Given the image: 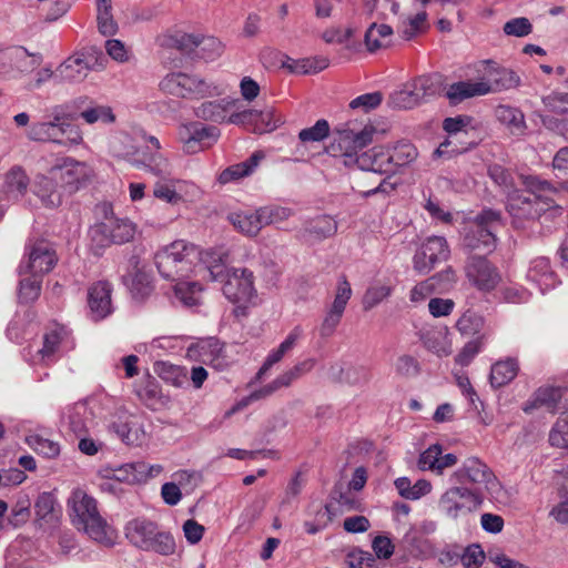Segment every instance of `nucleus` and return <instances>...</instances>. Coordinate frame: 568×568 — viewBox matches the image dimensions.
<instances>
[{
	"mask_svg": "<svg viewBox=\"0 0 568 568\" xmlns=\"http://www.w3.org/2000/svg\"><path fill=\"white\" fill-rule=\"evenodd\" d=\"M226 121L237 125H253V131L260 133L273 131L282 123L280 118H275L272 109L264 111L247 109L232 113Z\"/></svg>",
	"mask_w": 568,
	"mask_h": 568,
	"instance_id": "b1692460",
	"label": "nucleus"
},
{
	"mask_svg": "<svg viewBox=\"0 0 568 568\" xmlns=\"http://www.w3.org/2000/svg\"><path fill=\"white\" fill-rule=\"evenodd\" d=\"M186 356L216 371H224L230 366L224 345L214 337L201 338L192 343L186 349Z\"/></svg>",
	"mask_w": 568,
	"mask_h": 568,
	"instance_id": "2eb2a0df",
	"label": "nucleus"
},
{
	"mask_svg": "<svg viewBox=\"0 0 568 568\" xmlns=\"http://www.w3.org/2000/svg\"><path fill=\"white\" fill-rule=\"evenodd\" d=\"M87 414V406L84 404L74 405L68 414V423L70 429L77 435L82 436L87 433V422L84 416Z\"/></svg>",
	"mask_w": 568,
	"mask_h": 568,
	"instance_id": "052dcab7",
	"label": "nucleus"
},
{
	"mask_svg": "<svg viewBox=\"0 0 568 568\" xmlns=\"http://www.w3.org/2000/svg\"><path fill=\"white\" fill-rule=\"evenodd\" d=\"M304 232L312 240L322 241L337 232V222L329 215H320L306 223Z\"/></svg>",
	"mask_w": 568,
	"mask_h": 568,
	"instance_id": "58836bf2",
	"label": "nucleus"
},
{
	"mask_svg": "<svg viewBox=\"0 0 568 568\" xmlns=\"http://www.w3.org/2000/svg\"><path fill=\"white\" fill-rule=\"evenodd\" d=\"M395 374L403 378L416 377L420 372V365L417 358L412 355H400L394 364Z\"/></svg>",
	"mask_w": 568,
	"mask_h": 568,
	"instance_id": "4d7b16f0",
	"label": "nucleus"
},
{
	"mask_svg": "<svg viewBox=\"0 0 568 568\" xmlns=\"http://www.w3.org/2000/svg\"><path fill=\"white\" fill-rule=\"evenodd\" d=\"M21 280L18 287V298L20 303H32L40 296L42 277L24 274L20 275Z\"/></svg>",
	"mask_w": 568,
	"mask_h": 568,
	"instance_id": "a18cd8bd",
	"label": "nucleus"
},
{
	"mask_svg": "<svg viewBox=\"0 0 568 568\" xmlns=\"http://www.w3.org/2000/svg\"><path fill=\"white\" fill-rule=\"evenodd\" d=\"M403 541L410 557L425 560L434 555V546L432 541L418 534L416 528H409L405 534Z\"/></svg>",
	"mask_w": 568,
	"mask_h": 568,
	"instance_id": "e433bc0d",
	"label": "nucleus"
},
{
	"mask_svg": "<svg viewBox=\"0 0 568 568\" xmlns=\"http://www.w3.org/2000/svg\"><path fill=\"white\" fill-rule=\"evenodd\" d=\"M237 100L221 99L217 101H207L199 105L194 113L199 119L212 122L226 121V113L236 104Z\"/></svg>",
	"mask_w": 568,
	"mask_h": 568,
	"instance_id": "f704fd0d",
	"label": "nucleus"
},
{
	"mask_svg": "<svg viewBox=\"0 0 568 568\" xmlns=\"http://www.w3.org/2000/svg\"><path fill=\"white\" fill-rule=\"evenodd\" d=\"M562 399V388L559 387H540L534 395L531 402L527 403L524 407L526 413L541 406H546L550 410L557 408V404Z\"/></svg>",
	"mask_w": 568,
	"mask_h": 568,
	"instance_id": "a19ab883",
	"label": "nucleus"
},
{
	"mask_svg": "<svg viewBox=\"0 0 568 568\" xmlns=\"http://www.w3.org/2000/svg\"><path fill=\"white\" fill-rule=\"evenodd\" d=\"M393 29L387 24L372 23L365 32V45L368 51L374 52L390 43Z\"/></svg>",
	"mask_w": 568,
	"mask_h": 568,
	"instance_id": "79ce46f5",
	"label": "nucleus"
},
{
	"mask_svg": "<svg viewBox=\"0 0 568 568\" xmlns=\"http://www.w3.org/2000/svg\"><path fill=\"white\" fill-rule=\"evenodd\" d=\"M199 264H193L195 275L203 272L207 273L211 281L222 282L229 268L225 267L224 254L217 251L199 252Z\"/></svg>",
	"mask_w": 568,
	"mask_h": 568,
	"instance_id": "c85d7f7f",
	"label": "nucleus"
},
{
	"mask_svg": "<svg viewBox=\"0 0 568 568\" xmlns=\"http://www.w3.org/2000/svg\"><path fill=\"white\" fill-rule=\"evenodd\" d=\"M497 120L507 125L513 133H523L526 129L524 113L510 105H498L495 110Z\"/></svg>",
	"mask_w": 568,
	"mask_h": 568,
	"instance_id": "37998d69",
	"label": "nucleus"
},
{
	"mask_svg": "<svg viewBox=\"0 0 568 568\" xmlns=\"http://www.w3.org/2000/svg\"><path fill=\"white\" fill-rule=\"evenodd\" d=\"M63 119L64 114L55 109L51 121L33 123L27 135L32 141L63 143L60 130L61 120Z\"/></svg>",
	"mask_w": 568,
	"mask_h": 568,
	"instance_id": "c756f323",
	"label": "nucleus"
},
{
	"mask_svg": "<svg viewBox=\"0 0 568 568\" xmlns=\"http://www.w3.org/2000/svg\"><path fill=\"white\" fill-rule=\"evenodd\" d=\"M485 499L478 490L454 483L440 495L437 507L446 518L459 520L478 511Z\"/></svg>",
	"mask_w": 568,
	"mask_h": 568,
	"instance_id": "6e6552de",
	"label": "nucleus"
},
{
	"mask_svg": "<svg viewBox=\"0 0 568 568\" xmlns=\"http://www.w3.org/2000/svg\"><path fill=\"white\" fill-rule=\"evenodd\" d=\"M26 443L38 454L48 458H53L59 455V445L50 439L43 438L39 435H30L26 437Z\"/></svg>",
	"mask_w": 568,
	"mask_h": 568,
	"instance_id": "13d9d810",
	"label": "nucleus"
},
{
	"mask_svg": "<svg viewBox=\"0 0 568 568\" xmlns=\"http://www.w3.org/2000/svg\"><path fill=\"white\" fill-rule=\"evenodd\" d=\"M486 555L481 546L471 544L460 554V562L464 568H479L485 561Z\"/></svg>",
	"mask_w": 568,
	"mask_h": 568,
	"instance_id": "338daca9",
	"label": "nucleus"
},
{
	"mask_svg": "<svg viewBox=\"0 0 568 568\" xmlns=\"http://www.w3.org/2000/svg\"><path fill=\"white\" fill-rule=\"evenodd\" d=\"M199 250L183 240L174 241L154 255L156 268L163 278L180 281L193 273Z\"/></svg>",
	"mask_w": 568,
	"mask_h": 568,
	"instance_id": "423d86ee",
	"label": "nucleus"
},
{
	"mask_svg": "<svg viewBox=\"0 0 568 568\" xmlns=\"http://www.w3.org/2000/svg\"><path fill=\"white\" fill-rule=\"evenodd\" d=\"M58 176H50L38 174L32 184V192L47 207H57L62 203V193L54 183L53 179Z\"/></svg>",
	"mask_w": 568,
	"mask_h": 568,
	"instance_id": "7c9ffc66",
	"label": "nucleus"
},
{
	"mask_svg": "<svg viewBox=\"0 0 568 568\" xmlns=\"http://www.w3.org/2000/svg\"><path fill=\"white\" fill-rule=\"evenodd\" d=\"M523 183L535 195V199L523 195L510 197L508 211L515 221L535 219L539 215L540 211H544L545 214L548 212L551 216H560L562 214V206L556 203L560 194L548 181L535 175H527L523 176Z\"/></svg>",
	"mask_w": 568,
	"mask_h": 568,
	"instance_id": "7ed1b4c3",
	"label": "nucleus"
},
{
	"mask_svg": "<svg viewBox=\"0 0 568 568\" xmlns=\"http://www.w3.org/2000/svg\"><path fill=\"white\" fill-rule=\"evenodd\" d=\"M222 283L223 294L232 303L245 306L256 297L254 274L248 268L233 267L227 270Z\"/></svg>",
	"mask_w": 568,
	"mask_h": 568,
	"instance_id": "ddd939ff",
	"label": "nucleus"
},
{
	"mask_svg": "<svg viewBox=\"0 0 568 568\" xmlns=\"http://www.w3.org/2000/svg\"><path fill=\"white\" fill-rule=\"evenodd\" d=\"M503 31L507 36L523 38L531 33L532 24L529 19L518 17L507 21L503 27Z\"/></svg>",
	"mask_w": 568,
	"mask_h": 568,
	"instance_id": "774afa93",
	"label": "nucleus"
},
{
	"mask_svg": "<svg viewBox=\"0 0 568 568\" xmlns=\"http://www.w3.org/2000/svg\"><path fill=\"white\" fill-rule=\"evenodd\" d=\"M422 339L424 346L439 357H446L452 353L450 343L440 332H427L423 334Z\"/></svg>",
	"mask_w": 568,
	"mask_h": 568,
	"instance_id": "8fccbe9b",
	"label": "nucleus"
},
{
	"mask_svg": "<svg viewBox=\"0 0 568 568\" xmlns=\"http://www.w3.org/2000/svg\"><path fill=\"white\" fill-rule=\"evenodd\" d=\"M519 366L515 358L499 361L491 366L490 384L493 387H501L510 383L518 373Z\"/></svg>",
	"mask_w": 568,
	"mask_h": 568,
	"instance_id": "ea45409f",
	"label": "nucleus"
},
{
	"mask_svg": "<svg viewBox=\"0 0 568 568\" xmlns=\"http://www.w3.org/2000/svg\"><path fill=\"white\" fill-rule=\"evenodd\" d=\"M455 484L478 490L486 499H498L501 485L491 468L478 457L466 458L462 466L450 475Z\"/></svg>",
	"mask_w": 568,
	"mask_h": 568,
	"instance_id": "0eeeda50",
	"label": "nucleus"
},
{
	"mask_svg": "<svg viewBox=\"0 0 568 568\" xmlns=\"http://www.w3.org/2000/svg\"><path fill=\"white\" fill-rule=\"evenodd\" d=\"M442 90L438 74L420 75L408 82L404 89L392 94V103L398 109H413L437 95Z\"/></svg>",
	"mask_w": 568,
	"mask_h": 568,
	"instance_id": "f8f14e48",
	"label": "nucleus"
},
{
	"mask_svg": "<svg viewBox=\"0 0 568 568\" xmlns=\"http://www.w3.org/2000/svg\"><path fill=\"white\" fill-rule=\"evenodd\" d=\"M109 427L126 445L141 446L148 437L142 418L133 414L119 415Z\"/></svg>",
	"mask_w": 568,
	"mask_h": 568,
	"instance_id": "5701e85b",
	"label": "nucleus"
},
{
	"mask_svg": "<svg viewBox=\"0 0 568 568\" xmlns=\"http://www.w3.org/2000/svg\"><path fill=\"white\" fill-rule=\"evenodd\" d=\"M329 125L326 120H318L313 126L300 131L298 139L304 142H320L327 138Z\"/></svg>",
	"mask_w": 568,
	"mask_h": 568,
	"instance_id": "e2e57ef3",
	"label": "nucleus"
},
{
	"mask_svg": "<svg viewBox=\"0 0 568 568\" xmlns=\"http://www.w3.org/2000/svg\"><path fill=\"white\" fill-rule=\"evenodd\" d=\"M74 347L71 332L63 325L54 324L43 336V346L38 355L43 363L53 361L55 354L69 352Z\"/></svg>",
	"mask_w": 568,
	"mask_h": 568,
	"instance_id": "412c9836",
	"label": "nucleus"
},
{
	"mask_svg": "<svg viewBox=\"0 0 568 568\" xmlns=\"http://www.w3.org/2000/svg\"><path fill=\"white\" fill-rule=\"evenodd\" d=\"M202 287L196 282L178 281L174 286L175 297L185 306L197 305L201 297Z\"/></svg>",
	"mask_w": 568,
	"mask_h": 568,
	"instance_id": "de8ad7c7",
	"label": "nucleus"
},
{
	"mask_svg": "<svg viewBox=\"0 0 568 568\" xmlns=\"http://www.w3.org/2000/svg\"><path fill=\"white\" fill-rule=\"evenodd\" d=\"M327 375L332 381L346 383L349 385H359L367 383L369 374L364 366H354L342 363L331 365Z\"/></svg>",
	"mask_w": 568,
	"mask_h": 568,
	"instance_id": "2f4dec72",
	"label": "nucleus"
},
{
	"mask_svg": "<svg viewBox=\"0 0 568 568\" xmlns=\"http://www.w3.org/2000/svg\"><path fill=\"white\" fill-rule=\"evenodd\" d=\"M162 471L163 467L159 464L149 465L145 462H134L116 468H104L101 470V475L105 479H114L120 483L140 484L159 476Z\"/></svg>",
	"mask_w": 568,
	"mask_h": 568,
	"instance_id": "a211bd4d",
	"label": "nucleus"
},
{
	"mask_svg": "<svg viewBox=\"0 0 568 568\" xmlns=\"http://www.w3.org/2000/svg\"><path fill=\"white\" fill-rule=\"evenodd\" d=\"M229 221L235 230L250 237L256 236L263 227L260 209L254 212H233L229 215Z\"/></svg>",
	"mask_w": 568,
	"mask_h": 568,
	"instance_id": "72a5a7b5",
	"label": "nucleus"
},
{
	"mask_svg": "<svg viewBox=\"0 0 568 568\" xmlns=\"http://www.w3.org/2000/svg\"><path fill=\"white\" fill-rule=\"evenodd\" d=\"M220 130L213 125H203L197 122L183 124L179 131V138L183 143V150L187 153H196L211 146L220 138Z\"/></svg>",
	"mask_w": 568,
	"mask_h": 568,
	"instance_id": "6ab92c4d",
	"label": "nucleus"
},
{
	"mask_svg": "<svg viewBox=\"0 0 568 568\" xmlns=\"http://www.w3.org/2000/svg\"><path fill=\"white\" fill-rule=\"evenodd\" d=\"M123 142L128 143V146L119 152V155L128 160L132 165L144 169L149 159H152L154 151H144L139 146L131 144V138L128 135L123 136Z\"/></svg>",
	"mask_w": 568,
	"mask_h": 568,
	"instance_id": "3c124183",
	"label": "nucleus"
},
{
	"mask_svg": "<svg viewBox=\"0 0 568 568\" xmlns=\"http://www.w3.org/2000/svg\"><path fill=\"white\" fill-rule=\"evenodd\" d=\"M97 21L103 36H113L116 32L118 24L112 16L111 0H97Z\"/></svg>",
	"mask_w": 568,
	"mask_h": 568,
	"instance_id": "49530a36",
	"label": "nucleus"
},
{
	"mask_svg": "<svg viewBox=\"0 0 568 568\" xmlns=\"http://www.w3.org/2000/svg\"><path fill=\"white\" fill-rule=\"evenodd\" d=\"M449 248L443 236H429L423 243L420 250L414 255V268L420 274L429 273L435 264L447 260Z\"/></svg>",
	"mask_w": 568,
	"mask_h": 568,
	"instance_id": "aec40b11",
	"label": "nucleus"
},
{
	"mask_svg": "<svg viewBox=\"0 0 568 568\" xmlns=\"http://www.w3.org/2000/svg\"><path fill=\"white\" fill-rule=\"evenodd\" d=\"M353 294L347 278L343 275L336 283L334 300L325 312L323 322L318 328L320 335L324 338L334 334L339 325L348 301Z\"/></svg>",
	"mask_w": 568,
	"mask_h": 568,
	"instance_id": "f3484780",
	"label": "nucleus"
},
{
	"mask_svg": "<svg viewBox=\"0 0 568 568\" xmlns=\"http://www.w3.org/2000/svg\"><path fill=\"white\" fill-rule=\"evenodd\" d=\"M68 507L71 521L78 530H83L92 540L103 546L114 544V530L100 515L97 500L85 490L81 488L72 490L68 499Z\"/></svg>",
	"mask_w": 568,
	"mask_h": 568,
	"instance_id": "20e7f679",
	"label": "nucleus"
},
{
	"mask_svg": "<svg viewBox=\"0 0 568 568\" xmlns=\"http://www.w3.org/2000/svg\"><path fill=\"white\" fill-rule=\"evenodd\" d=\"M58 262L53 245L47 241H37L28 247V258L19 265V275L43 276L51 272Z\"/></svg>",
	"mask_w": 568,
	"mask_h": 568,
	"instance_id": "4468645a",
	"label": "nucleus"
},
{
	"mask_svg": "<svg viewBox=\"0 0 568 568\" xmlns=\"http://www.w3.org/2000/svg\"><path fill=\"white\" fill-rule=\"evenodd\" d=\"M483 324L484 321L481 316L471 311H467L458 318L456 327L463 335L471 336L479 333Z\"/></svg>",
	"mask_w": 568,
	"mask_h": 568,
	"instance_id": "bf43d9fd",
	"label": "nucleus"
},
{
	"mask_svg": "<svg viewBox=\"0 0 568 568\" xmlns=\"http://www.w3.org/2000/svg\"><path fill=\"white\" fill-rule=\"evenodd\" d=\"M123 142L128 143V146L119 152V155L128 160L132 165L144 169L149 159H152L154 151H144L139 146L131 144V138L128 135L123 136Z\"/></svg>",
	"mask_w": 568,
	"mask_h": 568,
	"instance_id": "603ef678",
	"label": "nucleus"
},
{
	"mask_svg": "<svg viewBox=\"0 0 568 568\" xmlns=\"http://www.w3.org/2000/svg\"><path fill=\"white\" fill-rule=\"evenodd\" d=\"M129 542L143 551H153L161 556H171L176 550L171 532L162 530L158 524L145 518H134L124 528Z\"/></svg>",
	"mask_w": 568,
	"mask_h": 568,
	"instance_id": "39448f33",
	"label": "nucleus"
},
{
	"mask_svg": "<svg viewBox=\"0 0 568 568\" xmlns=\"http://www.w3.org/2000/svg\"><path fill=\"white\" fill-rule=\"evenodd\" d=\"M55 499L50 493H42L36 500L34 511L39 520L45 523L53 521L57 518Z\"/></svg>",
	"mask_w": 568,
	"mask_h": 568,
	"instance_id": "864d4df0",
	"label": "nucleus"
},
{
	"mask_svg": "<svg viewBox=\"0 0 568 568\" xmlns=\"http://www.w3.org/2000/svg\"><path fill=\"white\" fill-rule=\"evenodd\" d=\"M49 173L58 176L62 182L61 186L69 193H74L91 179L93 170L85 162L64 158L53 165Z\"/></svg>",
	"mask_w": 568,
	"mask_h": 568,
	"instance_id": "dca6fc26",
	"label": "nucleus"
},
{
	"mask_svg": "<svg viewBox=\"0 0 568 568\" xmlns=\"http://www.w3.org/2000/svg\"><path fill=\"white\" fill-rule=\"evenodd\" d=\"M500 226V212L484 210L466 230L464 245L470 250L493 251L496 246V232Z\"/></svg>",
	"mask_w": 568,
	"mask_h": 568,
	"instance_id": "9b49d317",
	"label": "nucleus"
},
{
	"mask_svg": "<svg viewBox=\"0 0 568 568\" xmlns=\"http://www.w3.org/2000/svg\"><path fill=\"white\" fill-rule=\"evenodd\" d=\"M199 49L203 59L212 61L223 53L224 45L214 37L200 36Z\"/></svg>",
	"mask_w": 568,
	"mask_h": 568,
	"instance_id": "69168bd1",
	"label": "nucleus"
},
{
	"mask_svg": "<svg viewBox=\"0 0 568 568\" xmlns=\"http://www.w3.org/2000/svg\"><path fill=\"white\" fill-rule=\"evenodd\" d=\"M112 286L106 281L93 284L88 292V304L94 320H103L112 313Z\"/></svg>",
	"mask_w": 568,
	"mask_h": 568,
	"instance_id": "bb28decb",
	"label": "nucleus"
},
{
	"mask_svg": "<svg viewBox=\"0 0 568 568\" xmlns=\"http://www.w3.org/2000/svg\"><path fill=\"white\" fill-rule=\"evenodd\" d=\"M374 133L375 129L372 125H367L358 132L349 129L341 130L332 143L331 150L334 155L344 158L345 165L355 164L363 171L392 175L388 146L375 145L363 151L372 143Z\"/></svg>",
	"mask_w": 568,
	"mask_h": 568,
	"instance_id": "f257e3e1",
	"label": "nucleus"
},
{
	"mask_svg": "<svg viewBox=\"0 0 568 568\" xmlns=\"http://www.w3.org/2000/svg\"><path fill=\"white\" fill-rule=\"evenodd\" d=\"M29 184V176L21 166L16 165L11 168L3 175V181L0 185V201H20L26 195Z\"/></svg>",
	"mask_w": 568,
	"mask_h": 568,
	"instance_id": "a878e982",
	"label": "nucleus"
},
{
	"mask_svg": "<svg viewBox=\"0 0 568 568\" xmlns=\"http://www.w3.org/2000/svg\"><path fill=\"white\" fill-rule=\"evenodd\" d=\"M143 139L146 142H150L152 145V149L154 150V155H152V159H149L145 165V170L150 171L151 173L155 175H164L170 172V163L166 158H164L159 150L161 149L160 141L155 136H146L144 135Z\"/></svg>",
	"mask_w": 568,
	"mask_h": 568,
	"instance_id": "09e8293b",
	"label": "nucleus"
},
{
	"mask_svg": "<svg viewBox=\"0 0 568 568\" xmlns=\"http://www.w3.org/2000/svg\"><path fill=\"white\" fill-rule=\"evenodd\" d=\"M136 225L126 217H110L89 231L90 247L95 255L112 244H124L134 239Z\"/></svg>",
	"mask_w": 568,
	"mask_h": 568,
	"instance_id": "1a4fd4ad",
	"label": "nucleus"
},
{
	"mask_svg": "<svg viewBox=\"0 0 568 568\" xmlns=\"http://www.w3.org/2000/svg\"><path fill=\"white\" fill-rule=\"evenodd\" d=\"M153 195L169 204H178L175 179L158 181L153 186Z\"/></svg>",
	"mask_w": 568,
	"mask_h": 568,
	"instance_id": "0e129e2a",
	"label": "nucleus"
},
{
	"mask_svg": "<svg viewBox=\"0 0 568 568\" xmlns=\"http://www.w3.org/2000/svg\"><path fill=\"white\" fill-rule=\"evenodd\" d=\"M91 70L88 58L84 53L77 52L65 59L55 69V83H79L82 82Z\"/></svg>",
	"mask_w": 568,
	"mask_h": 568,
	"instance_id": "393cba45",
	"label": "nucleus"
},
{
	"mask_svg": "<svg viewBox=\"0 0 568 568\" xmlns=\"http://www.w3.org/2000/svg\"><path fill=\"white\" fill-rule=\"evenodd\" d=\"M74 105L78 109L83 108L79 116L88 124L103 123L112 124L115 122V114L109 105L98 104L90 100L88 97H80L74 100Z\"/></svg>",
	"mask_w": 568,
	"mask_h": 568,
	"instance_id": "cd10ccee",
	"label": "nucleus"
},
{
	"mask_svg": "<svg viewBox=\"0 0 568 568\" xmlns=\"http://www.w3.org/2000/svg\"><path fill=\"white\" fill-rule=\"evenodd\" d=\"M476 80L458 81L450 84L446 97L450 103L484 97L515 89L520 84V78L510 69L500 67L493 60H481L474 64Z\"/></svg>",
	"mask_w": 568,
	"mask_h": 568,
	"instance_id": "f03ea898",
	"label": "nucleus"
},
{
	"mask_svg": "<svg viewBox=\"0 0 568 568\" xmlns=\"http://www.w3.org/2000/svg\"><path fill=\"white\" fill-rule=\"evenodd\" d=\"M154 372L161 379L174 387H181L187 381L186 371L169 362H156L154 364Z\"/></svg>",
	"mask_w": 568,
	"mask_h": 568,
	"instance_id": "c03bdc74",
	"label": "nucleus"
},
{
	"mask_svg": "<svg viewBox=\"0 0 568 568\" xmlns=\"http://www.w3.org/2000/svg\"><path fill=\"white\" fill-rule=\"evenodd\" d=\"M466 276L480 291L494 290L500 276L497 270L481 256H471L465 267Z\"/></svg>",
	"mask_w": 568,
	"mask_h": 568,
	"instance_id": "4be33fe9",
	"label": "nucleus"
},
{
	"mask_svg": "<svg viewBox=\"0 0 568 568\" xmlns=\"http://www.w3.org/2000/svg\"><path fill=\"white\" fill-rule=\"evenodd\" d=\"M263 158L264 154L262 152H254L246 161L223 170L219 175V182L226 184L252 174Z\"/></svg>",
	"mask_w": 568,
	"mask_h": 568,
	"instance_id": "4c0bfd02",
	"label": "nucleus"
},
{
	"mask_svg": "<svg viewBox=\"0 0 568 568\" xmlns=\"http://www.w3.org/2000/svg\"><path fill=\"white\" fill-rule=\"evenodd\" d=\"M527 278L537 284L542 293L557 284L556 275L550 268L549 260L546 257H537L531 262Z\"/></svg>",
	"mask_w": 568,
	"mask_h": 568,
	"instance_id": "473e14b6",
	"label": "nucleus"
},
{
	"mask_svg": "<svg viewBox=\"0 0 568 568\" xmlns=\"http://www.w3.org/2000/svg\"><path fill=\"white\" fill-rule=\"evenodd\" d=\"M392 293L388 285H374L367 288L363 297L364 310H372L386 300Z\"/></svg>",
	"mask_w": 568,
	"mask_h": 568,
	"instance_id": "680f3d73",
	"label": "nucleus"
},
{
	"mask_svg": "<svg viewBox=\"0 0 568 568\" xmlns=\"http://www.w3.org/2000/svg\"><path fill=\"white\" fill-rule=\"evenodd\" d=\"M549 443L554 447L568 449V412L561 415L552 426Z\"/></svg>",
	"mask_w": 568,
	"mask_h": 568,
	"instance_id": "5fc2aeb1",
	"label": "nucleus"
},
{
	"mask_svg": "<svg viewBox=\"0 0 568 568\" xmlns=\"http://www.w3.org/2000/svg\"><path fill=\"white\" fill-rule=\"evenodd\" d=\"M388 150L392 175L396 174L402 168L408 166L418 156V151L415 145L407 141H399L388 146Z\"/></svg>",
	"mask_w": 568,
	"mask_h": 568,
	"instance_id": "c9c22d12",
	"label": "nucleus"
},
{
	"mask_svg": "<svg viewBox=\"0 0 568 568\" xmlns=\"http://www.w3.org/2000/svg\"><path fill=\"white\" fill-rule=\"evenodd\" d=\"M160 90L180 98H205L223 93L224 89L199 75L183 72H173L165 75L160 84Z\"/></svg>",
	"mask_w": 568,
	"mask_h": 568,
	"instance_id": "9d476101",
	"label": "nucleus"
},
{
	"mask_svg": "<svg viewBox=\"0 0 568 568\" xmlns=\"http://www.w3.org/2000/svg\"><path fill=\"white\" fill-rule=\"evenodd\" d=\"M260 214L263 226L270 224H277L286 221L293 215V210L280 205H267L260 207Z\"/></svg>",
	"mask_w": 568,
	"mask_h": 568,
	"instance_id": "6e6d98bb",
	"label": "nucleus"
}]
</instances>
